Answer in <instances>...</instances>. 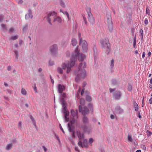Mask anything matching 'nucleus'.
Masks as SVG:
<instances>
[{
    "label": "nucleus",
    "mask_w": 152,
    "mask_h": 152,
    "mask_svg": "<svg viewBox=\"0 0 152 152\" xmlns=\"http://www.w3.org/2000/svg\"><path fill=\"white\" fill-rule=\"evenodd\" d=\"M85 56L84 55L81 54L79 56L78 59L80 61H83L84 60V59L85 58Z\"/></svg>",
    "instance_id": "4be33fe9"
},
{
    "label": "nucleus",
    "mask_w": 152,
    "mask_h": 152,
    "mask_svg": "<svg viewBox=\"0 0 152 152\" xmlns=\"http://www.w3.org/2000/svg\"><path fill=\"white\" fill-rule=\"evenodd\" d=\"M93 142V140L92 138H90L89 140L88 143L90 145H91V144Z\"/></svg>",
    "instance_id": "f704fd0d"
},
{
    "label": "nucleus",
    "mask_w": 152,
    "mask_h": 152,
    "mask_svg": "<svg viewBox=\"0 0 152 152\" xmlns=\"http://www.w3.org/2000/svg\"><path fill=\"white\" fill-rule=\"evenodd\" d=\"M136 44V38H134V41L133 43V47L134 48H135Z\"/></svg>",
    "instance_id": "79ce46f5"
},
{
    "label": "nucleus",
    "mask_w": 152,
    "mask_h": 152,
    "mask_svg": "<svg viewBox=\"0 0 152 152\" xmlns=\"http://www.w3.org/2000/svg\"><path fill=\"white\" fill-rule=\"evenodd\" d=\"M78 145L79 146L82 148H87L88 147L87 141L86 140L84 139L83 140H81L78 142Z\"/></svg>",
    "instance_id": "423d86ee"
},
{
    "label": "nucleus",
    "mask_w": 152,
    "mask_h": 152,
    "mask_svg": "<svg viewBox=\"0 0 152 152\" xmlns=\"http://www.w3.org/2000/svg\"><path fill=\"white\" fill-rule=\"evenodd\" d=\"M115 90V88H110V92H113Z\"/></svg>",
    "instance_id": "864d4df0"
},
{
    "label": "nucleus",
    "mask_w": 152,
    "mask_h": 152,
    "mask_svg": "<svg viewBox=\"0 0 152 152\" xmlns=\"http://www.w3.org/2000/svg\"><path fill=\"white\" fill-rule=\"evenodd\" d=\"M59 126H60V129L64 133V131L63 129L62 128L61 125V124H60Z\"/></svg>",
    "instance_id": "3c124183"
},
{
    "label": "nucleus",
    "mask_w": 152,
    "mask_h": 152,
    "mask_svg": "<svg viewBox=\"0 0 152 152\" xmlns=\"http://www.w3.org/2000/svg\"><path fill=\"white\" fill-rule=\"evenodd\" d=\"M11 69V67L10 66H9L7 67V70L8 71H10Z\"/></svg>",
    "instance_id": "052dcab7"
},
{
    "label": "nucleus",
    "mask_w": 152,
    "mask_h": 152,
    "mask_svg": "<svg viewBox=\"0 0 152 152\" xmlns=\"http://www.w3.org/2000/svg\"><path fill=\"white\" fill-rule=\"evenodd\" d=\"M100 43L102 48L106 49L109 53L110 51V50L109 49L110 44L108 41L106 39L102 40L100 41Z\"/></svg>",
    "instance_id": "39448f33"
},
{
    "label": "nucleus",
    "mask_w": 152,
    "mask_h": 152,
    "mask_svg": "<svg viewBox=\"0 0 152 152\" xmlns=\"http://www.w3.org/2000/svg\"><path fill=\"white\" fill-rule=\"evenodd\" d=\"M62 107H63V110L64 111V112L65 111V110H66V108L65 105V103L64 102H63L62 103Z\"/></svg>",
    "instance_id": "e433bc0d"
},
{
    "label": "nucleus",
    "mask_w": 152,
    "mask_h": 152,
    "mask_svg": "<svg viewBox=\"0 0 152 152\" xmlns=\"http://www.w3.org/2000/svg\"><path fill=\"white\" fill-rule=\"evenodd\" d=\"M151 53L149 51L148 52V57H150L151 56Z\"/></svg>",
    "instance_id": "e2e57ef3"
},
{
    "label": "nucleus",
    "mask_w": 152,
    "mask_h": 152,
    "mask_svg": "<svg viewBox=\"0 0 152 152\" xmlns=\"http://www.w3.org/2000/svg\"><path fill=\"white\" fill-rule=\"evenodd\" d=\"M64 116L65 118V121L66 122H67L69 121V118L68 117L69 116V112L67 110H65L64 112Z\"/></svg>",
    "instance_id": "dca6fc26"
},
{
    "label": "nucleus",
    "mask_w": 152,
    "mask_h": 152,
    "mask_svg": "<svg viewBox=\"0 0 152 152\" xmlns=\"http://www.w3.org/2000/svg\"><path fill=\"white\" fill-rule=\"evenodd\" d=\"M146 14H148V15H149L150 14V10L147 8L146 10Z\"/></svg>",
    "instance_id": "8fccbe9b"
},
{
    "label": "nucleus",
    "mask_w": 152,
    "mask_h": 152,
    "mask_svg": "<svg viewBox=\"0 0 152 152\" xmlns=\"http://www.w3.org/2000/svg\"><path fill=\"white\" fill-rule=\"evenodd\" d=\"M92 99L91 97L89 96H86V101L90 102L91 101Z\"/></svg>",
    "instance_id": "7c9ffc66"
},
{
    "label": "nucleus",
    "mask_w": 152,
    "mask_h": 152,
    "mask_svg": "<svg viewBox=\"0 0 152 152\" xmlns=\"http://www.w3.org/2000/svg\"><path fill=\"white\" fill-rule=\"evenodd\" d=\"M50 78L51 80V81L52 83H54V81L52 79L51 77V76H50Z\"/></svg>",
    "instance_id": "774afa93"
},
{
    "label": "nucleus",
    "mask_w": 152,
    "mask_h": 152,
    "mask_svg": "<svg viewBox=\"0 0 152 152\" xmlns=\"http://www.w3.org/2000/svg\"><path fill=\"white\" fill-rule=\"evenodd\" d=\"M75 149L76 151H77L78 152H80V150L78 149L77 147H75Z\"/></svg>",
    "instance_id": "5fc2aeb1"
},
{
    "label": "nucleus",
    "mask_w": 152,
    "mask_h": 152,
    "mask_svg": "<svg viewBox=\"0 0 152 152\" xmlns=\"http://www.w3.org/2000/svg\"><path fill=\"white\" fill-rule=\"evenodd\" d=\"M84 90L85 89L84 88H83L82 90L81 91V95H83L84 94Z\"/></svg>",
    "instance_id": "de8ad7c7"
},
{
    "label": "nucleus",
    "mask_w": 152,
    "mask_h": 152,
    "mask_svg": "<svg viewBox=\"0 0 152 152\" xmlns=\"http://www.w3.org/2000/svg\"><path fill=\"white\" fill-rule=\"evenodd\" d=\"M23 42V40H21L20 41L19 44H20V45H22Z\"/></svg>",
    "instance_id": "0e129e2a"
},
{
    "label": "nucleus",
    "mask_w": 152,
    "mask_h": 152,
    "mask_svg": "<svg viewBox=\"0 0 152 152\" xmlns=\"http://www.w3.org/2000/svg\"><path fill=\"white\" fill-rule=\"evenodd\" d=\"M12 143L9 144L6 146V149L7 150H8L10 149L12 147Z\"/></svg>",
    "instance_id": "a878e982"
},
{
    "label": "nucleus",
    "mask_w": 152,
    "mask_h": 152,
    "mask_svg": "<svg viewBox=\"0 0 152 152\" xmlns=\"http://www.w3.org/2000/svg\"><path fill=\"white\" fill-rule=\"evenodd\" d=\"M79 110L80 112H81L83 115L89 113V110L87 107L85 106L84 107L83 110H82V107L81 106L79 107Z\"/></svg>",
    "instance_id": "0eeeda50"
},
{
    "label": "nucleus",
    "mask_w": 152,
    "mask_h": 152,
    "mask_svg": "<svg viewBox=\"0 0 152 152\" xmlns=\"http://www.w3.org/2000/svg\"><path fill=\"white\" fill-rule=\"evenodd\" d=\"M82 128L83 129L84 132L88 134H89L92 131V128L89 126L85 125L82 127Z\"/></svg>",
    "instance_id": "9b49d317"
},
{
    "label": "nucleus",
    "mask_w": 152,
    "mask_h": 152,
    "mask_svg": "<svg viewBox=\"0 0 152 152\" xmlns=\"http://www.w3.org/2000/svg\"><path fill=\"white\" fill-rule=\"evenodd\" d=\"M22 123L21 121H19L18 124V126L20 128H21Z\"/></svg>",
    "instance_id": "09e8293b"
},
{
    "label": "nucleus",
    "mask_w": 152,
    "mask_h": 152,
    "mask_svg": "<svg viewBox=\"0 0 152 152\" xmlns=\"http://www.w3.org/2000/svg\"><path fill=\"white\" fill-rule=\"evenodd\" d=\"M83 122L84 124H88L89 123V121L87 118L84 116L83 118Z\"/></svg>",
    "instance_id": "aec40b11"
},
{
    "label": "nucleus",
    "mask_w": 152,
    "mask_h": 152,
    "mask_svg": "<svg viewBox=\"0 0 152 152\" xmlns=\"http://www.w3.org/2000/svg\"><path fill=\"white\" fill-rule=\"evenodd\" d=\"M110 117L111 119H113L115 118V116L113 115H111L110 116Z\"/></svg>",
    "instance_id": "13d9d810"
},
{
    "label": "nucleus",
    "mask_w": 152,
    "mask_h": 152,
    "mask_svg": "<svg viewBox=\"0 0 152 152\" xmlns=\"http://www.w3.org/2000/svg\"><path fill=\"white\" fill-rule=\"evenodd\" d=\"M80 104L83 105L85 104V100L83 98H81L80 99Z\"/></svg>",
    "instance_id": "c85d7f7f"
},
{
    "label": "nucleus",
    "mask_w": 152,
    "mask_h": 152,
    "mask_svg": "<svg viewBox=\"0 0 152 152\" xmlns=\"http://www.w3.org/2000/svg\"><path fill=\"white\" fill-rule=\"evenodd\" d=\"M71 43L73 46H76L77 43L76 39L75 38L72 39Z\"/></svg>",
    "instance_id": "5701e85b"
},
{
    "label": "nucleus",
    "mask_w": 152,
    "mask_h": 152,
    "mask_svg": "<svg viewBox=\"0 0 152 152\" xmlns=\"http://www.w3.org/2000/svg\"><path fill=\"white\" fill-rule=\"evenodd\" d=\"M128 140L129 142H132L133 141V139L132 137V135L130 134H129L127 136Z\"/></svg>",
    "instance_id": "b1692460"
},
{
    "label": "nucleus",
    "mask_w": 152,
    "mask_h": 152,
    "mask_svg": "<svg viewBox=\"0 0 152 152\" xmlns=\"http://www.w3.org/2000/svg\"><path fill=\"white\" fill-rule=\"evenodd\" d=\"M128 90L130 91H131L132 89V87L131 85H129L128 87Z\"/></svg>",
    "instance_id": "ea45409f"
},
{
    "label": "nucleus",
    "mask_w": 152,
    "mask_h": 152,
    "mask_svg": "<svg viewBox=\"0 0 152 152\" xmlns=\"http://www.w3.org/2000/svg\"><path fill=\"white\" fill-rule=\"evenodd\" d=\"M87 11L88 15V21L90 23H93L94 22V20L91 12L90 8H89Z\"/></svg>",
    "instance_id": "6e6552de"
},
{
    "label": "nucleus",
    "mask_w": 152,
    "mask_h": 152,
    "mask_svg": "<svg viewBox=\"0 0 152 152\" xmlns=\"http://www.w3.org/2000/svg\"><path fill=\"white\" fill-rule=\"evenodd\" d=\"M28 13L25 15V18L26 19H29L30 18L32 19L33 15H32V11L30 9H29L28 10Z\"/></svg>",
    "instance_id": "4468645a"
},
{
    "label": "nucleus",
    "mask_w": 152,
    "mask_h": 152,
    "mask_svg": "<svg viewBox=\"0 0 152 152\" xmlns=\"http://www.w3.org/2000/svg\"><path fill=\"white\" fill-rule=\"evenodd\" d=\"M86 65L85 62L80 64L78 67V71L75 72V74L76 76L75 78L76 81H77L80 79L86 77V72L83 69L86 68Z\"/></svg>",
    "instance_id": "f03ea898"
},
{
    "label": "nucleus",
    "mask_w": 152,
    "mask_h": 152,
    "mask_svg": "<svg viewBox=\"0 0 152 152\" xmlns=\"http://www.w3.org/2000/svg\"><path fill=\"white\" fill-rule=\"evenodd\" d=\"M121 96V92L120 91H117L115 94V98L116 99H119Z\"/></svg>",
    "instance_id": "6ab92c4d"
},
{
    "label": "nucleus",
    "mask_w": 152,
    "mask_h": 152,
    "mask_svg": "<svg viewBox=\"0 0 152 152\" xmlns=\"http://www.w3.org/2000/svg\"><path fill=\"white\" fill-rule=\"evenodd\" d=\"M115 112L118 114H121L123 112V110L120 106H117L115 109Z\"/></svg>",
    "instance_id": "2eb2a0df"
},
{
    "label": "nucleus",
    "mask_w": 152,
    "mask_h": 152,
    "mask_svg": "<svg viewBox=\"0 0 152 152\" xmlns=\"http://www.w3.org/2000/svg\"><path fill=\"white\" fill-rule=\"evenodd\" d=\"M14 53L16 55V57L18 59V51L17 50H15L14 51Z\"/></svg>",
    "instance_id": "58836bf2"
},
{
    "label": "nucleus",
    "mask_w": 152,
    "mask_h": 152,
    "mask_svg": "<svg viewBox=\"0 0 152 152\" xmlns=\"http://www.w3.org/2000/svg\"><path fill=\"white\" fill-rule=\"evenodd\" d=\"M71 114L73 117V120L71 121L72 122V124L75 122V119L77 117V111H75L73 110H72L71 111Z\"/></svg>",
    "instance_id": "ddd939ff"
},
{
    "label": "nucleus",
    "mask_w": 152,
    "mask_h": 152,
    "mask_svg": "<svg viewBox=\"0 0 152 152\" xmlns=\"http://www.w3.org/2000/svg\"><path fill=\"white\" fill-rule=\"evenodd\" d=\"M144 23L146 25H147L148 23V20L147 18H145V19Z\"/></svg>",
    "instance_id": "a18cd8bd"
},
{
    "label": "nucleus",
    "mask_w": 152,
    "mask_h": 152,
    "mask_svg": "<svg viewBox=\"0 0 152 152\" xmlns=\"http://www.w3.org/2000/svg\"><path fill=\"white\" fill-rule=\"evenodd\" d=\"M79 45L82 48L83 51L84 52H86L87 49L88 44L86 42L83 40L81 38H80Z\"/></svg>",
    "instance_id": "20e7f679"
},
{
    "label": "nucleus",
    "mask_w": 152,
    "mask_h": 152,
    "mask_svg": "<svg viewBox=\"0 0 152 152\" xmlns=\"http://www.w3.org/2000/svg\"><path fill=\"white\" fill-rule=\"evenodd\" d=\"M80 49L78 47H77L72 53L71 58V62L70 64L69 61H66V63H63L61 65L63 69H67L66 73H69L71 71V68L74 66L75 62L79 56Z\"/></svg>",
    "instance_id": "f257e3e1"
},
{
    "label": "nucleus",
    "mask_w": 152,
    "mask_h": 152,
    "mask_svg": "<svg viewBox=\"0 0 152 152\" xmlns=\"http://www.w3.org/2000/svg\"><path fill=\"white\" fill-rule=\"evenodd\" d=\"M42 148H43L44 151L46 152L47 150V148L45 146H43Z\"/></svg>",
    "instance_id": "bf43d9fd"
},
{
    "label": "nucleus",
    "mask_w": 152,
    "mask_h": 152,
    "mask_svg": "<svg viewBox=\"0 0 152 152\" xmlns=\"http://www.w3.org/2000/svg\"><path fill=\"white\" fill-rule=\"evenodd\" d=\"M1 26L2 28H4V29H6V25L4 24H2L1 25Z\"/></svg>",
    "instance_id": "c03bdc74"
},
{
    "label": "nucleus",
    "mask_w": 152,
    "mask_h": 152,
    "mask_svg": "<svg viewBox=\"0 0 152 152\" xmlns=\"http://www.w3.org/2000/svg\"><path fill=\"white\" fill-rule=\"evenodd\" d=\"M142 148L144 150L146 149V147L144 145H142Z\"/></svg>",
    "instance_id": "4d7b16f0"
},
{
    "label": "nucleus",
    "mask_w": 152,
    "mask_h": 152,
    "mask_svg": "<svg viewBox=\"0 0 152 152\" xmlns=\"http://www.w3.org/2000/svg\"><path fill=\"white\" fill-rule=\"evenodd\" d=\"M134 107L135 111H137L138 110V104L137 103H135L134 104Z\"/></svg>",
    "instance_id": "72a5a7b5"
},
{
    "label": "nucleus",
    "mask_w": 152,
    "mask_h": 152,
    "mask_svg": "<svg viewBox=\"0 0 152 152\" xmlns=\"http://www.w3.org/2000/svg\"><path fill=\"white\" fill-rule=\"evenodd\" d=\"M57 71L59 73L62 74L63 72V70L60 67H58L57 69Z\"/></svg>",
    "instance_id": "cd10ccee"
},
{
    "label": "nucleus",
    "mask_w": 152,
    "mask_h": 152,
    "mask_svg": "<svg viewBox=\"0 0 152 152\" xmlns=\"http://www.w3.org/2000/svg\"><path fill=\"white\" fill-rule=\"evenodd\" d=\"M110 66L111 68L113 67L114 66V60L113 59L111 60Z\"/></svg>",
    "instance_id": "c756f323"
},
{
    "label": "nucleus",
    "mask_w": 152,
    "mask_h": 152,
    "mask_svg": "<svg viewBox=\"0 0 152 152\" xmlns=\"http://www.w3.org/2000/svg\"><path fill=\"white\" fill-rule=\"evenodd\" d=\"M65 90V87L63 85L59 84L58 85V90L60 93H61L63 91Z\"/></svg>",
    "instance_id": "f3484780"
},
{
    "label": "nucleus",
    "mask_w": 152,
    "mask_h": 152,
    "mask_svg": "<svg viewBox=\"0 0 152 152\" xmlns=\"http://www.w3.org/2000/svg\"><path fill=\"white\" fill-rule=\"evenodd\" d=\"M145 52H143L142 53V58H144L145 56Z\"/></svg>",
    "instance_id": "680f3d73"
},
{
    "label": "nucleus",
    "mask_w": 152,
    "mask_h": 152,
    "mask_svg": "<svg viewBox=\"0 0 152 152\" xmlns=\"http://www.w3.org/2000/svg\"><path fill=\"white\" fill-rule=\"evenodd\" d=\"M68 127L69 128V132H73L72 134V136L74 138H75V137L74 134L75 132H73V130L74 129V127L72 125V121H70V122L68 124Z\"/></svg>",
    "instance_id": "9d476101"
},
{
    "label": "nucleus",
    "mask_w": 152,
    "mask_h": 152,
    "mask_svg": "<svg viewBox=\"0 0 152 152\" xmlns=\"http://www.w3.org/2000/svg\"><path fill=\"white\" fill-rule=\"evenodd\" d=\"M14 31V28L12 27L10 28L9 30V33H10L13 32Z\"/></svg>",
    "instance_id": "c9c22d12"
},
{
    "label": "nucleus",
    "mask_w": 152,
    "mask_h": 152,
    "mask_svg": "<svg viewBox=\"0 0 152 152\" xmlns=\"http://www.w3.org/2000/svg\"><path fill=\"white\" fill-rule=\"evenodd\" d=\"M21 94L24 95H26L27 94V92L23 88H22L21 90Z\"/></svg>",
    "instance_id": "bb28decb"
},
{
    "label": "nucleus",
    "mask_w": 152,
    "mask_h": 152,
    "mask_svg": "<svg viewBox=\"0 0 152 152\" xmlns=\"http://www.w3.org/2000/svg\"><path fill=\"white\" fill-rule=\"evenodd\" d=\"M88 107H91V108H92L93 105L92 104H90L88 105Z\"/></svg>",
    "instance_id": "338daca9"
},
{
    "label": "nucleus",
    "mask_w": 152,
    "mask_h": 152,
    "mask_svg": "<svg viewBox=\"0 0 152 152\" xmlns=\"http://www.w3.org/2000/svg\"><path fill=\"white\" fill-rule=\"evenodd\" d=\"M83 25L84 24V25L86 26H87V22L86 20V18L84 15H83Z\"/></svg>",
    "instance_id": "393cba45"
},
{
    "label": "nucleus",
    "mask_w": 152,
    "mask_h": 152,
    "mask_svg": "<svg viewBox=\"0 0 152 152\" xmlns=\"http://www.w3.org/2000/svg\"><path fill=\"white\" fill-rule=\"evenodd\" d=\"M57 48L56 45L55 44L50 46V50L52 53H55L57 51Z\"/></svg>",
    "instance_id": "f8f14e48"
},
{
    "label": "nucleus",
    "mask_w": 152,
    "mask_h": 152,
    "mask_svg": "<svg viewBox=\"0 0 152 152\" xmlns=\"http://www.w3.org/2000/svg\"><path fill=\"white\" fill-rule=\"evenodd\" d=\"M60 3V5H61V6L62 7H65V4L64 2L63 1H61Z\"/></svg>",
    "instance_id": "473e14b6"
},
{
    "label": "nucleus",
    "mask_w": 152,
    "mask_h": 152,
    "mask_svg": "<svg viewBox=\"0 0 152 152\" xmlns=\"http://www.w3.org/2000/svg\"><path fill=\"white\" fill-rule=\"evenodd\" d=\"M139 33L141 35L143 34V31L142 29H140L139 31Z\"/></svg>",
    "instance_id": "603ef678"
},
{
    "label": "nucleus",
    "mask_w": 152,
    "mask_h": 152,
    "mask_svg": "<svg viewBox=\"0 0 152 152\" xmlns=\"http://www.w3.org/2000/svg\"><path fill=\"white\" fill-rule=\"evenodd\" d=\"M64 14L67 16L68 20H69V19H70V18H69V14L68 13V12L66 11H65V12Z\"/></svg>",
    "instance_id": "4c0bfd02"
},
{
    "label": "nucleus",
    "mask_w": 152,
    "mask_h": 152,
    "mask_svg": "<svg viewBox=\"0 0 152 152\" xmlns=\"http://www.w3.org/2000/svg\"><path fill=\"white\" fill-rule=\"evenodd\" d=\"M18 35H15V36L11 37L10 38V39L13 40H15L17 39L18 38Z\"/></svg>",
    "instance_id": "2f4dec72"
},
{
    "label": "nucleus",
    "mask_w": 152,
    "mask_h": 152,
    "mask_svg": "<svg viewBox=\"0 0 152 152\" xmlns=\"http://www.w3.org/2000/svg\"><path fill=\"white\" fill-rule=\"evenodd\" d=\"M56 13L55 12H49L47 14V16L46 18V20L48 23L52 25L51 21L54 20V18L56 17Z\"/></svg>",
    "instance_id": "7ed1b4c3"
},
{
    "label": "nucleus",
    "mask_w": 152,
    "mask_h": 152,
    "mask_svg": "<svg viewBox=\"0 0 152 152\" xmlns=\"http://www.w3.org/2000/svg\"><path fill=\"white\" fill-rule=\"evenodd\" d=\"M54 22H57L58 23H61V18L59 17H56L53 20Z\"/></svg>",
    "instance_id": "412c9836"
},
{
    "label": "nucleus",
    "mask_w": 152,
    "mask_h": 152,
    "mask_svg": "<svg viewBox=\"0 0 152 152\" xmlns=\"http://www.w3.org/2000/svg\"><path fill=\"white\" fill-rule=\"evenodd\" d=\"M77 134L79 138V141L83 140L84 139V134L80 132H77Z\"/></svg>",
    "instance_id": "a211bd4d"
},
{
    "label": "nucleus",
    "mask_w": 152,
    "mask_h": 152,
    "mask_svg": "<svg viewBox=\"0 0 152 152\" xmlns=\"http://www.w3.org/2000/svg\"><path fill=\"white\" fill-rule=\"evenodd\" d=\"M151 97L149 100V103L150 104H152V94L151 95Z\"/></svg>",
    "instance_id": "49530a36"
},
{
    "label": "nucleus",
    "mask_w": 152,
    "mask_h": 152,
    "mask_svg": "<svg viewBox=\"0 0 152 152\" xmlns=\"http://www.w3.org/2000/svg\"><path fill=\"white\" fill-rule=\"evenodd\" d=\"M107 19L108 28L109 31L111 32L112 31L113 26L112 19L110 15H109V17H107Z\"/></svg>",
    "instance_id": "1a4fd4ad"
},
{
    "label": "nucleus",
    "mask_w": 152,
    "mask_h": 152,
    "mask_svg": "<svg viewBox=\"0 0 152 152\" xmlns=\"http://www.w3.org/2000/svg\"><path fill=\"white\" fill-rule=\"evenodd\" d=\"M14 46L15 48H17L18 47V44H15L14 45Z\"/></svg>",
    "instance_id": "69168bd1"
},
{
    "label": "nucleus",
    "mask_w": 152,
    "mask_h": 152,
    "mask_svg": "<svg viewBox=\"0 0 152 152\" xmlns=\"http://www.w3.org/2000/svg\"><path fill=\"white\" fill-rule=\"evenodd\" d=\"M16 1L18 4H22L23 2L22 0H17Z\"/></svg>",
    "instance_id": "a19ab883"
},
{
    "label": "nucleus",
    "mask_w": 152,
    "mask_h": 152,
    "mask_svg": "<svg viewBox=\"0 0 152 152\" xmlns=\"http://www.w3.org/2000/svg\"><path fill=\"white\" fill-rule=\"evenodd\" d=\"M4 19V16L2 15L0 16V22H1Z\"/></svg>",
    "instance_id": "37998d69"
},
{
    "label": "nucleus",
    "mask_w": 152,
    "mask_h": 152,
    "mask_svg": "<svg viewBox=\"0 0 152 152\" xmlns=\"http://www.w3.org/2000/svg\"><path fill=\"white\" fill-rule=\"evenodd\" d=\"M29 117L31 119L32 121V122H33L34 121V119L33 117L32 116V115H30Z\"/></svg>",
    "instance_id": "6e6d98bb"
}]
</instances>
